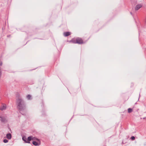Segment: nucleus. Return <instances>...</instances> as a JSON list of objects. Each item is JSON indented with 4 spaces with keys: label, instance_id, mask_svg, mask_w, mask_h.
Wrapping results in <instances>:
<instances>
[{
    "label": "nucleus",
    "instance_id": "10",
    "mask_svg": "<svg viewBox=\"0 0 146 146\" xmlns=\"http://www.w3.org/2000/svg\"><path fill=\"white\" fill-rule=\"evenodd\" d=\"M34 138H35V137L29 136L28 137L27 141H29L33 139Z\"/></svg>",
    "mask_w": 146,
    "mask_h": 146
},
{
    "label": "nucleus",
    "instance_id": "12",
    "mask_svg": "<svg viewBox=\"0 0 146 146\" xmlns=\"http://www.w3.org/2000/svg\"><path fill=\"white\" fill-rule=\"evenodd\" d=\"M27 98L28 100H30L31 99V96L30 95H28L27 96Z\"/></svg>",
    "mask_w": 146,
    "mask_h": 146
},
{
    "label": "nucleus",
    "instance_id": "18",
    "mask_svg": "<svg viewBox=\"0 0 146 146\" xmlns=\"http://www.w3.org/2000/svg\"><path fill=\"white\" fill-rule=\"evenodd\" d=\"M145 22L146 23V19H145Z\"/></svg>",
    "mask_w": 146,
    "mask_h": 146
},
{
    "label": "nucleus",
    "instance_id": "15",
    "mask_svg": "<svg viewBox=\"0 0 146 146\" xmlns=\"http://www.w3.org/2000/svg\"><path fill=\"white\" fill-rule=\"evenodd\" d=\"M8 141L6 139H4L3 140V142L5 143H7L8 142Z\"/></svg>",
    "mask_w": 146,
    "mask_h": 146
},
{
    "label": "nucleus",
    "instance_id": "4",
    "mask_svg": "<svg viewBox=\"0 0 146 146\" xmlns=\"http://www.w3.org/2000/svg\"><path fill=\"white\" fill-rule=\"evenodd\" d=\"M7 108L6 105L5 104H2L0 107V109L1 111L5 110Z\"/></svg>",
    "mask_w": 146,
    "mask_h": 146
},
{
    "label": "nucleus",
    "instance_id": "17",
    "mask_svg": "<svg viewBox=\"0 0 146 146\" xmlns=\"http://www.w3.org/2000/svg\"><path fill=\"white\" fill-rule=\"evenodd\" d=\"M36 138H35H35H34V139H32V140H36Z\"/></svg>",
    "mask_w": 146,
    "mask_h": 146
},
{
    "label": "nucleus",
    "instance_id": "13",
    "mask_svg": "<svg viewBox=\"0 0 146 146\" xmlns=\"http://www.w3.org/2000/svg\"><path fill=\"white\" fill-rule=\"evenodd\" d=\"M128 111L129 113H131L132 111V110L131 108H129L128 109Z\"/></svg>",
    "mask_w": 146,
    "mask_h": 146
},
{
    "label": "nucleus",
    "instance_id": "14",
    "mask_svg": "<svg viewBox=\"0 0 146 146\" xmlns=\"http://www.w3.org/2000/svg\"><path fill=\"white\" fill-rule=\"evenodd\" d=\"M131 139L132 140H134L135 139V137L134 136H132L131 137Z\"/></svg>",
    "mask_w": 146,
    "mask_h": 146
},
{
    "label": "nucleus",
    "instance_id": "11",
    "mask_svg": "<svg viewBox=\"0 0 146 146\" xmlns=\"http://www.w3.org/2000/svg\"><path fill=\"white\" fill-rule=\"evenodd\" d=\"M70 42H72L74 43H77L76 39H72L70 41Z\"/></svg>",
    "mask_w": 146,
    "mask_h": 146
},
{
    "label": "nucleus",
    "instance_id": "6",
    "mask_svg": "<svg viewBox=\"0 0 146 146\" xmlns=\"http://www.w3.org/2000/svg\"><path fill=\"white\" fill-rule=\"evenodd\" d=\"M142 5L141 4H138L135 7V10L137 11L141 8Z\"/></svg>",
    "mask_w": 146,
    "mask_h": 146
},
{
    "label": "nucleus",
    "instance_id": "9",
    "mask_svg": "<svg viewBox=\"0 0 146 146\" xmlns=\"http://www.w3.org/2000/svg\"><path fill=\"white\" fill-rule=\"evenodd\" d=\"M22 139L25 142L28 143H30V141H27V139L26 138V137H22Z\"/></svg>",
    "mask_w": 146,
    "mask_h": 146
},
{
    "label": "nucleus",
    "instance_id": "2",
    "mask_svg": "<svg viewBox=\"0 0 146 146\" xmlns=\"http://www.w3.org/2000/svg\"><path fill=\"white\" fill-rule=\"evenodd\" d=\"M0 120L2 123H6L8 121L7 116L6 115L0 116Z\"/></svg>",
    "mask_w": 146,
    "mask_h": 146
},
{
    "label": "nucleus",
    "instance_id": "7",
    "mask_svg": "<svg viewBox=\"0 0 146 146\" xmlns=\"http://www.w3.org/2000/svg\"><path fill=\"white\" fill-rule=\"evenodd\" d=\"M70 34H71V33L70 32H65L64 33H63L64 35L65 36H69V35H70Z\"/></svg>",
    "mask_w": 146,
    "mask_h": 146
},
{
    "label": "nucleus",
    "instance_id": "1",
    "mask_svg": "<svg viewBox=\"0 0 146 146\" xmlns=\"http://www.w3.org/2000/svg\"><path fill=\"white\" fill-rule=\"evenodd\" d=\"M16 105L17 108L20 111L25 110L26 109V104L24 101L21 98L17 99Z\"/></svg>",
    "mask_w": 146,
    "mask_h": 146
},
{
    "label": "nucleus",
    "instance_id": "8",
    "mask_svg": "<svg viewBox=\"0 0 146 146\" xmlns=\"http://www.w3.org/2000/svg\"><path fill=\"white\" fill-rule=\"evenodd\" d=\"M7 138L8 139H10L11 138V135L10 133H9L7 134Z\"/></svg>",
    "mask_w": 146,
    "mask_h": 146
},
{
    "label": "nucleus",
    "instance_id": "5",
    "mask_svg": "<svg viewBox=\"0 0 146 146\" xmlns=\"http://www.w3.org/2000/svg\"><path fill=\"white\" fill-rule=\"evenodd\" d=\"M76 41L77 43L81 44L83 43V41L82 39L79 38H76Z\"/></svg>",
    "mask_w": 146,
    "mask_h": 146
},
{
    "label": "nucleus",
    "instance_id": "3",
    "mask_svg": "<svg viewBox=\"0 0 146 146\" xmlns=\"http://www.w3.org/2000/svg\"><path fill=\"white\" fill-rule=\"evenodd\" d=\"M36 141H33V144L35 146H38L40 144V141L38 139H36Z\"/></svg>",
    "mask_w": 146,
    "mask_h": 146
},
{
    "label": "nucleus",
    "instance_id": "19",
    "mask_svg": "<svg viewBox=\"0 0 146 146\" xmlns=\"http://www.w3.org/2000/svg\"><path fill=\"white\" fill-rule=\"evenodd\" d=\"M131 14H132V13H131Z\"/></svg>",
    "mask_w": 146,
    "mask_h": 146
},
{
    "label": "nucleus",
    "instance_id": "16",
    "mask_svg": "<svg viewBox=\"0 0 146 146\" xmlns=\"http://www.w3.org/2000/svg\"><path fill=\"white\" fill-rule=\"evenodd\" d=\"M2 62H1L0 63V66H2Z\"/></svg>",
    "mask_w": 146,
    "mask_h": 146
}]
</instances>
